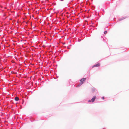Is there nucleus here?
<instances>
[{
  "mask_svg": "<svg viewBox=\"0 0 129 129\" xmlns=\"http://www.w3.org/2000/svg\"><path fill=\"white\" fill-rule=\"evenodd\" d=\"M86 79V78H82L80 80V81L81 82V83L80 85H81L83 83V81H85Z\"/></svg>",
  "mask_w": 129,
  "mask_h": 129,
  "instance_id": "obj_1",
  "label": "nucleus"
},
{
  "mask_svg": "<svg viewBox=\"0 0 129 129\" xmlns=\"http://www.w3.org/2000/svg\"><path fill=\"white\" fill-rule=\"evenodd\" d=\"M96 98V96H93V98L91 99V101L92 102H93L95 100V99Z\"/></svg>",
  "mask_w": 129,
  "mask_h": 129,
  "instance_id": "obj_2",
  "label": "nucleus"
},
{
  "mask_svg": "<svg viewBox=\"0 0 129 129\" xmlns=\"http://www.w3.org/2000/svg\"><path fill=\"white\" fill-rule=\"evenodd\" d=\"M126 18V17H122V18H119L118 19V21H120L122 20H123L124 19H125Z\"/></svg>",
  "mask_w": 129,
  "mask_h": 129,
  "instance_id": "obj_3",
  "label": "nucleus"
},
{
  "mask_svg": "<svg viewBox=\"0 0 129 129\" xmlns=\"http://www.w3.org/2000/svg\"><path fill=\"white\" fill-rule=\"evenodd\" d=\"M100 64L99 63H98L96 64H95L92 67H99L100 66Z\"/></svg>",
  "mask_w": 129,
  "mask_h": 129,
  "instance_id": "obj_4",
  "label": "nucleus"
},
{
  "mask_svg": "<svg viewBox=\"0 0 129 129\" xmlns=\"http://www.w3.org/2000/svg\"><path fill=\"white\" fill-rule=\"evenodd\" d=\"M96 89L94 87H93L92 88L91 91L92 92H94L96 90Z\"/></svg>",
  "mask_w": 129,
  "mask_h": 129,
  "instance_id": "obj_5",
  "label": "nucleus"
},
{
  "mask_svg": "<svg viewBox=\"0 0 129 129\" xmlns=\"http://www.w3.org/2000/svg\"><path fill=\"white\" fill-rule=\"evenodd\" d=\"M14 99L15 101H18L19 100V98L18 97H15Z\"/></svg>",
  "mask_w": 129,
  "mask_h": 129,
  "instance_id": "obj_6",
  "label": "nucleus"
},
{
  "mask_svg": "<svg viewBox=\"0 0 129 129\" xmlns=\"http://www.w3.org/2000/svg\"><path fill=\"white\" fill-rule=\"evenodd\" d=\"M107 31H105L104 32V34H107Z\"/></svg>",
  "mask_w": 129,
  "mask_h": 129,
  "instance_id": "obj_7",
  "label": "nucleus"
},
{
  "mask_svg": "<svg viewBox=\"0 0 129 129\" xmlns=\"http://www.w3.org/2000/svg\"><path fill=\"white\" fill-rule=\"evenodd\" d=\"M102 99H104V96H103L102 97Z\"/></svg>",
  "mask_w": 129,
  "mask_h": 129,
  "instance_id": "obj_8",
  "label": "nucleus"
},
{
  "mask_svg": "<svg viewBox=\"0 0 129 129\" xmlns=\"http://www.w3.org/2000/svg\"><path fill=\"white\" fill-rule=\"evenodd\" d=\"M91 101L90 100H89L88 101V102H91Z\"/></svg>",
  "mask_w": 129,
  "mask_h": 129,
  "instance_id": "obj_9",
  "label": "nucleus"
},
{
  "mask_svg": "<svg viewBox=\"0 0 129 129\" xmlns=\"http://www.w3.org/2000/svg\"><path fill=\"white\" fill-rule=\"evenodd\" d=\"M35 27H34V28H35Z\"/></svg>",
  "mask_w": 129,
  "mask_h": 129,
  "instance_id": "obj_10",
  "label": "nucleus"
},
{
  "mask_svg": "<svg viewBox=\"0 0 129 129\" xmlns=\"http://www.w3.org/2000/svg\"><path fill=\"white\" fill-rule=\"evenodd\" d=\"M103 129H105V128H104Z\"/></svg>",
  "mask_w": 129,
  "mask_h": 129,
  "instance_id": "obj_11",
  "label": "nucleus"
}]
</instances>
